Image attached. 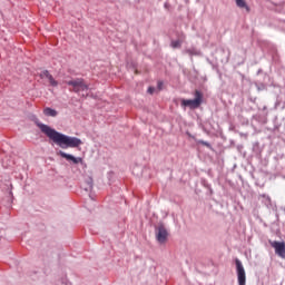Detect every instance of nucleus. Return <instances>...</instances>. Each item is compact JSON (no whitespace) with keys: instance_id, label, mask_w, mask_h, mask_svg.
<instances>
[{"instance_id":"ddd939ff","label":"nucleus","mask_w":285,"mask_h":285,"mask_svg":"<svg viewBox=\"0 0 285 285\" xmlns=\"http://www.w3.org/2000/svg\"><path fill=\"white\" fill-rule=\"evenodd\" d=\"M91 188H92V179H89L88 187L86 188V190H91Z\"/></svg>"},{"instance_id":"f257e3e1","label":"nucleus","mask_w":285,"mask_h":285,"mask_svg":"<svg viewBox=\"0 0 285 285\" xmlns=\"http://www.w3.org/2000/svg\"><path fill=\"white\" fill-rule=\"evenodd\" d=\"M38 128H40L41 132L46 135L53 144L59 146L60 148H79L83 144L81 139L77 137H70L66 136L55 129H52L50 126L41 122H37Z\"/></svg>"},{"instance_id":"f8f14e48","label":"nucleus","mask_w":285,"mask_h":285,"mask_svg":"<svg viewBox=\"0 0 285 285\" xmlns=\"http://www.w3.org/2000/svg\"><path fill=\"white\" fill-rule=\"evenodd\" d=\"M198 144H200L202 146H206V148H210V145L208 141L199 140Z\"/></svg>"},{"instance_id":"4468645a","label":"nucleus","mask_w":285,"mask_h":285,"mask_svg":"<svg viewBox=\"0 0 285 285\" xmlns=\"http://www.w3.org/2000/svg\"><path fill=\"white\" fill-rule=\"evenodd\" d=\"M148 92H149L150 95H153V92H155V89H154L153 87H149V88H148Z\"/></svg>"},{"instance_id":"423d86ee","label":"nucleus","mask_w":285,"mask_h":285,"mask_svg":"<svg viewBox=\"0 0 285 285\" xmlns=\"http://www.w3.org/2000/svg\"><path fill=\"white\" fill-rule=\"evenodd\" d=\"M272 248H274L276 255L278 257H282V259H285V242H277L274 240L271 243Z\"/></svg>"},{"instance_id":"9d476101","label":"nucleus","mask_w":285,"mask_h":285,"mask_svg":"<svg viewBox=\"0 0 285 285\" xmlns=\"http://www.w3.org/2000/svg\"><path fill=\"white\" fill-rule=\"evenodd\" d=\"M236 6L238 8H245V10H247V12H250V8H248L246 0H236Z\"/></svg>"},{"instance_id":"0eeeda50","label":"nucleus","mask_w":285,"mask_h":285,"mask_svg":"<svg viewBox=\"0 0 285 285\" xmlns=\"http://www.w3.org/2000/svg\"><path fill=\"white\" fill-rule=\"evenodd\" d=\"M58 155H60L62 159H67V161H72V164H83V158L66 154V151H59Z\"/></svg>"},{"instance_id":"6e6552de","label":"nucleus","mask_w":285,"mask_h":285,"mask_svg":"<svg viewBox=\"0 0 285 285\" xmlns=\"http://www.w3.org/2000/svg\"><path fill=\"white\" fill-rule=\"evenodd\" d=\"M40 79H48L50 86H52L53 88H57L59 86V82L55 80V77H52V75H50V71L48 70H43L40 73Z\"/></svg>"},{"instance_id":"1a4fd4ad","label":"nucleus","mask_w":285,"mask_h":285,"mask_svg":"<svg viewBox=\"0 0 285 285\" xmlns=\"http://www.w3.org/2000/svg\"><path fill=\"white\" fill-rule=\"evenodd\" d=\"M43 115H45L46 117H57L58 112H57V110H55V109H52V108L46 107V108L43 109Z\"/></svg>"},{"instance_id":"9b49d317","label":"nucleus","mask_w":285,"mask_h":285,"mask_svg":"<svg viewBox=\"0 0 285 285\" xmlns=\"http://www.w3.org/2000/svg\"><path fill=\"white\" fill-rule=\"evenodd\" d=\"M171 48H181V40H174L171 41Z\"/></svg>"},{"instance_id":"f03ea898","label":"nucleus","mask_w":285,"mask_h":285,"mask_svg":"<svg viewBox=\"0 0 285 285\" xmlns=\"http://www.w3.org/2000/svg\"><path fill=\"white\" fill-rule=\"evenodd\" d=\"M204 98V95H202V92L199 90L195 91V99H183L181 100V106H184L185 108L188 107L191 110H195V108H199V106H202V99Z\"/></svg>"},{"instance_id":"7ed1b4c3","label":"nucleus","mask_w":285,"mask_h":285,"mask_svg":"<svg viewBox=\"0 0 285 285\" xmlns=\"http://www.w3.org/2000/svg\"><path fill=\"white\" fill-rule=\"evenodd\" d=\"M66 83H67V86H71V88H72V89H70L71 92L79 94V92H83V91L88 90V85H86V82L81 78L68 80V81H66Z\"/></svg>"},{"instance_id":"20e7f679","label":"nucleus","mask_w":285,"mask_h":285,"mask_svg":"<svg viewBox=\"0 0 285 285\" xmlns=\"http://www.w3.org/2000/svg\"><path fill=\"white\" fill-rule=\"evenodd\" d=\"M235 264H236L238 285H246V269H244V265L242 264V261H239V258H236Z\"/></svg>"},{"instance_id":"2eb2a0df","label":"nucleus","mask_w":285,"mask_h":285,"mask_svg":"<svg viewBox=\"0 0 285 285\" xmlns=\"http://www.w3.org/2000/svg\"><path fill=\"white\" fill-rule=\"evenodd\" d=\"M161 86H164V82H158V88L161 90Z\"/></svg>"},{"instance_id":"39448f33","label":"nucleus","mask_w":285,"mask_h":285,"mask_svg":"<svg viewBox=\"0 0 285 285\" xmlns=\"http://www.w3.org/2000/svg\"><path fill=\"white\" fill-rule=\"evenodd\" d=\"M156 238L159 244H166L168 239V229H166V226L159 225L156 228Z\"/></svg>"}]
</instances>
